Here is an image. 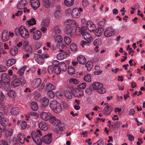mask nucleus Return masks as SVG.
Returning a JSON list of instances; mask_svg holds the SVG:
<instances>
[{
    "label": "nucleus",
    "instance_id": "obj_1",
    "mask_svg": "<svg viewBox=\"0 0 145 145\" xmlns=\"http://www.w3.org/2000/svg\"><path fill=\"white\" fill-rule=\"evenodd\" d=\"M52 134H50L49 135H46L43 137L41 139L40 137L42 136V134L40 130H38L37 132L35 131L32 132L31 136L32 138L35 143L38 145H41L42 141L45 144H49L52 141Z\"/></svg>",
    "mask_w": 145,
    "mask_h": 145
},
{
    "label": "nucleus",
    "instance_id": "obj_2",
    "mask_svg": "<svg viewBox=\"0 0 145 145\" xmlns=\"http://www.w3.org/2000/svg\"><path fill=\"white\" fill-rule=\"evenodd\" d=\"M91 86L93 89L97 90V92L100 94L104 93L106 91V89L103 87V84L99 82H95Z\"/></svg>",
    "mask_w": 145,
    "mask_h": 145
},
{
    "label": "nucleus",
    "instance_id": "obj_3",
    "mask_svg": "<svg viewBox=\"0 0 145 145\" xmlns=\"http://www.w3.org/2000/svg\"><path fill=\"white\" fill-rule=\"evenodd\" d=\"M50 106L52 110L56 113L60 112L62 108L60 104L56 101L51 103Z\"/></svg>",
    "mask_w": 145,
    "mask_h": 145
},
{
    "label": "nucleus",
    "instance_id": "obj_4",
    "mask_svg": "<svg viewBox=\"0 0 145 145\" xmlns=\"http://www.w3.org/2000/svg\"><path fill=\"white\" fill-rule=\"evenodd\" d=\"M24 83L23 76L17 77L12 81V85L13 87H15L20 86V84H24Z\"/></svg>",
    "mask_w": 145,
    "mask_h": 145
},
{
    "label": "nucleus",
    "instance_id": "obj_5",
    "mask_svg": "<svg viewBox=\"0 0 145 145\" xmlns=\"http://www.w3.org/2000/svg\"><path fill=\"white\" fill-rule=\"evenodd\" d=\"M9 75L6 73H3L1 75V81L3 83H6V84L8 86L7 88H6L7 90H10V84L9 83Z\"/></svg>",
    "mask_w": 145,
    "mask_h": 145
},
{
    "label": "nucleus",
    "instance_id": "obj_6",
    "mask_svg": "<svg viewBox=\"0 0 145 145\" xmlns=\"http://www.w3.org/2000/svg\"><path fill=\"white\" fill-rule=\"evenodd\" d=\"M71 92L75 97H81L84 95L82 90L77 88H75L72 89Z\"/></svg>",
    "mask_w": 145,
    "mask_h": 145
},
{
    "label": "nucleus",
    "instance_id": "obj_7",
    "mask_svg": "<svg viewBox=\"0 0 145 145\" xmlns=\"http://www.w3.org/2000/svg\"><path fill=\"white\" fill-rule=\"evenodd\" d=\"M83 9L81 8H74L72 12V16L74 18H79L81 16V12H83Z\"/></svg>",
    "mask_w": 145,
    "mask_h": 145
},
{
    "label": "nucleus",
    "instance_id": "obj_8",
    "mask_svg": "<svg viewBox=\"0 0 145 145\" xmlns=\"http://www.w3.org/2000/svg\"><path fill=\"white\" fill-rule=\"evenodd\" d=\"M20 34L23 38L26 39L29 37V34L27 29L25 28L23 26L20 27Z\"/></svg>",
    "mask_w": 145,
    "mask_h": 145
},
{
    "label": "nucleus",
    "instance_id": "obj_9",
    "mask_svg": "<svg viewBox=\"0 0 145 145\" xmlns=\"http://www.w3.org/2000/svg\"><path fill=\"white\" fill-rule=\"evenodd\" d=\"M115 31L112 27H108L105 31L104 35L106 37H109L115 34Z\"/></svg>",
    "mask_w": 145,
    "mask_h": 145
},
{
    "label": "nucleus",
    "instance_id": "obj_10",
    "mask_svg": "<svg viewBox=\"0 0 145 145\" xmlns=\"http://www.w3.org/2000/svg\"><path fill=\"white\" fill-rule=\"evenodd\" d=\"M41 118L45 121L51 120L52 117V114L49 112H42L40 114Z\"/></svg>",
    "mask_w": 145,
    "mask_h": 145
},
{
    "label": "nucleus",
    "instance_id": "obj_11",
    "mask_svg": "<svg viewBox=\"0 0 145 145\" xmlns=\"http://www.w3.org/2000/svg\"><path fill=\"white\" fill-rule=\"evenodd\" d=\"M8 120L7 118L5 117L0 120V124L3 126L2 127H0V130L5 131L6 130V127L8 124Z\"/></svg>",
    "mask_w": 145,
    "mask_h": 145
},
{
    "label": "nucleus",
    "instance_id": "obj_12",
    "mask_svg": "<svg viewBox=\"0 0 145 145\" xmlns=\"http://www.w3.org/2000/svg\"><path fill=\"white\" fill-rule=\"evenodd\" d=\"M30 2L32 7L34 10L37 9L40 5L39 0H31Z\"/></svg>",
    "mask_w": 145,
    "mask_h": 145
},
{
    "label": "nucleus",
    "instance_id": "obj_13",
    "mask_svg": "<svg viewBox=\"0 0 145 145\" xmlns=\"http://www.w3.org/2000/svg\"><path fill=\"white\" fill-rule=\"evenodd\" d=\"M86 26L91 32H94L96 29L95 25L91 21H88L86 23Z\"/></svg>",
    "mask_w": 145,
    "mask_h": 145
},
{
    "label": "nucleus",
    "instance_id": "obj_14",
    "mask_svg": "<svg viewBox=\"0 0 145 145\" xmlns=\"http://www.w3.org/2000/svg\"><path fill=\"white\" fill-rule=\"evenodd\" d=\"M41 82V79L40 78H36L33 80L31 85L34 88H37L40 84Z\"/></svg>",
    "mask_w": 145,
    "mask_h": 145
},
{
    "label": "nucleus",
    "instance_id": "obj_15",
    "mask_svg": "<svg viewBox=\"0 0 145 145\" xmlns=\"http://www.w3.org/2000/svg\"><path fill=\"white\" fill-rule=\"evenodd\" d=\"M42 110H44L49 103V100L46 97H44L42 100Z\"/></svg>",
    "mask_w": 145,
    "mask_h": 145
},
{
    "label": "nucleus",
    "instance_id": "obj_16",
    "mask_svg": "<svg viewBox=\"0 0 145 145\" xmlns=\"http://www.w3.org/2000/svg\"><path fill=\"white\" fill-rule=\"evenodd\" d=\"M34 58L36 61L39 64H42L44 60L43 58L42 57L41 55H39L38 54H35Z\"/></svg>",
    "mask_w": 145,
    "mask_h": 145
},
{
    "label": "nucleus",
    "instance_id": "obj_17",
    "mask_svg": "<svg viewBox=\"0 0 145 145\" xmlns=\"http://www.w3.org/2000/svg\"><path fill=\"white\" fill-rule=\"evenodd\" d=\"M113 110V108L112 107L107 105L104 108V114L106 115H108Z\"/></svg>",
    "mask_w": 145,
    "mask_h": 145
},
{
    "label": "nucleus",
    "instance_id": "obj_18",
    "mask_svg": "<svg viewBox=\"0 0 145 145\" xmlns=\"http://www.w3.org/2000/svg\"><path fill=\"white\" fill-rule=\"evenodd\" d=\"M77 60L79 63L82 65L85 64L86 62V58L83 55L78 56L77 57Z\"/></svg>",
    "mask_w": 145,
    "mask_h": 145
},
{
    "label": "nucleus",
    "instance_id": "obj_19",
    "mask_svg": "<svg viewBox=\"0 0 145 145\" xmlns=\"http://www.w3.org/2000/svg\"><path fill=\"white\" fill-rule=\"evenodd\" d=\"M84 37V39L89 42H91L92 41V38L90 34L88 32H85L82 35Z\"/></svg>",
    "mask_w": 145,
    "mask_h": 145
},
{
    "label": "nucleus",
    "instance_id": "obj_20",
    "mask_svg": "<svg viewBox=\"0 0 145 145\" xmlns=\"http://www.w3.org/2000/svg\"><path fill=\"white\" fill-rule=\"evenodd\" d=\"M27 3V1L26 0H22L18 3L17 8L19 9L22 10Z\"/></svg>",
    "mask_w": 145,
    "mask_h": 145
},
{
    "label": "nucleus",
    "instance_id": "obj_21",
    "mask_svg": "<svg viewBox=\"0 0 145 145\" xmlns=\"http://www.w3.org/2000/svg\"><path fill=\"white\" fill-rule=\"evenodd\" d=\"M74 30L73 27L70 25H67L65 31L67 34H71Z\"/></svg>",
    "mask_w": 145,
    "mask_h": 145
},
{
    "label": "nucleus",
    "instance_id": "obj_22",
    "mask_svg": "<svg viewBox=\"0 0 145 145\" xmlns=\"http://www.w3.org/2000/svg\"><path fill=\"white\" fill-rule=\"evenodd\" d=\"M56 44V46L59 50V51L61 52H63L64 50L62 49L65 48L66 47V45L65 44H63V42H57L55 43Z\"/></svg>",
    "mask_w": 145,
    "mask_h": 145
},
{
    "label": "nucleus",
    "instance_id": "obj_23",
    "mask_svg": "<svg viewBox=\"0 0 145 145\" xmlns=\"http://www.w3.org/2000/svg\"><path fill=\"white\" fill-rule=\"evenodd\" d=\"M50 122L54 126H58L60 123L59 120L54 116H52L50 120Z\"/></svg>",
    "mask_w": 145,
    "mask_h": 145
},
{
    "label": "nucleus",
    "instance_id": "obj_24",
    "mask_svg": "<svg viewBox=\"0 0 145 145\" xmlns=\"http://www.w3.org/2000/svg\"><path fill=\"white\" fill-rule=\"evenodd\" d=\"M41 31L39 30L33 32V37L34 39L36 40L39 39L41 36Z\"/></svg>",
    "mask_w": 145,
    "mask_h": 145
},
{
    "label": "nucleus",
    "instance_id": "obj_25",
    "mask_svg": "<svg viewBox=\"0 0 145 145\" xmlns=\"http://www.w3.org/2000/svg\"><path fill=\"white\" fill-rule=\"evenodd\" d=\"M9 38V35L6 30H4L2 34V39L4 42L8 40Z\"/></svg>",
    "mask_w": 145,
    "mask_h": 145
},
{
    "label": "nucleus",
    "instance_id": "obj_26",
    "mask_svg": "<svg viewBox=\"0 0 145 145\" xmlns=\"http://www.w3.org/2000/svg\"><path fill=\"white\" fill-rule=\"evenodd\" d=\"M39 127L42 130L46 131L48 129L47 126L45 122H41L39 123Z\"/></svg>",
    "mask_w": 145,
    "mask_h": 145
},
{
    "label": "nucleus",
    "instance_id": "obj_27",
    "mask_svg": "<svg viewBox=\"0 0 145 145\" xmlns=\"http://www.w3.org/2000/svg\"><path fill=\"white\" fill-rule=\"evenodd\" d=\"M20 110L18 107H14L11 110V113L13 115H15L18 114L20 112Z\"/></svg>",
    "mask_w": 145,
    "mask_h": 145
},
{
    "label": "nucleus",
    "instance_id": "obj_28",
    "mask_svg": "<svg viewBox=\"0 0 145 145\" xmlns=\"http://www.w3.org/2000/svg\"><path fill=\"white\" fill-rule=\"evenodd\" d=\"M104 29L103 28H101L99 27L97 29L95 30L94 32H95L94 33L97 36H100L101 35L102 33L104 31Z\"/></svg>",
    "mask_w": 145,
    "mask_h": 145
},
{
    "label": "nucleus",
    "instance_id": "obj_29",
    "mask_svg": "<svg viewBox=\"0 0 145 145\" xmlns=\"http://www.w3.org/2000/svg\"><path fill=\"white\" fill-rule=\"evenodd\" d=\"M46 88L48 91H52L55 89L56 87L51 83H48L46 85Z\"/></svg>",
    "mask_w": 145,
    "mask_h": 145
},
{
    "label": "nucleus",
    "instance_id": "obj_30",
    "mask_svg": "<svg viewBox=\"0 0 145 145\" xmlns=\"http://www.w3.org/2000/svg\"><path fill=\"white\" fill-rule=\"evenodd\" d=\"M18 139L22 144H24L25 142V138L23 134H18Z\"/></svg>",
    "mask_w": 145,
    "mask_h": 145
},
{
    "label": "nucleus",
    "instance_id": "obj_31",
    "mask_svg": "<svg viewBox=\"0 0 145 145\" xmlns=\"http://www.w3.org/2000/svg\"><path fill=\"white\" fill-rule=\"evenodd\" d=\"M16 60L13 58L8 59L7 61L6 64L7 66H11L16 62Z\"/></svg>",
    "mask_w": 145,
    "mask_h": 145
},
{
    "label": "nucleus",
    "instance_id": "obj_32",
    "mask_svg": "<svg viewBox=\"0 0 145 145\" xmlns=\"http://www.w3.org/2000/svg\"><path fill=\"white\" fill-rule=\"evenodd\" d=\"M26 68V66L25 65L21 69H20L18 72L17 74H18V77L22 76L24 71Z\"/></svg>",
    "mask_w": 145,
    "mask_h": 145
},
{
    "label": "nucleus",
    "instance_id": "obj_33",
    "mask_svg": "<svg viewBox=\"0 0 145 145\" xmlns=\"http://www.w3.org/2000/svg\"><path fill=\"white\" fill-rule=\"evenodd\" d=\"M36 20L34 18H32L29 20L26 21V24L29 25H32L36 24Z\"/></svg>",
    "mask_w": 145,
    "mask_h": 145
},
{
    "label": "nucleus",
    "instance_id": "obj_34",
    "mask_svg": "<svg viewBox=\"0 0 145 145\" xmlns=\"http://www.w3.org/2000/svg\"><path fill=\"white\" fill-rule=\"evenodd\" d=\"M31 107L32 110L34 111L37 110L39 108L37 103L35 101L31 103Z\"/></svg>",
    "mask_w": 145,
    "mask_h": 145
},
{
    "label": "nucleus",
    "instance_id": "obj_35",
    "mask_svg": "<svg viewBox=\"0 0 145 145\" xmlns=\"http://www.w3.org/2000/svg\"><path fill=\"white\" fill-rule=\"evenodd\" d=\"M10 52L12 56H14L18 53V50L16 47H14L11 49Z\"/></svg>",
    "mask_w": 145,
    "mask_h": 145
},
{
    "label": "nucleus",
    "instance_id": "obj_36",
    "mask_svg": "<svg viewBox=\"0 0 145 145\" xmlns=\"http://www.w3.org/2000/svg\"><path fill=\"white\" fill-rule=\"evenodd\" d=\"M65 4L67 6H72L74 3V0H64Z\"/></svg>",
    "mask_w": 145,
    "mask_h": 145
},
{
    "label": "nucleus",
    "instance_id": "obj_37",
    "mask_svg": "<svg viewBox=\"0 0 145 145\" xmlns=\"http://www.w3.org/2000/svg\"><path fill=\"white\" fill-rule=\"evenodd\" d=\"M88 71H90L93 67L92 63L90 61H88L85 65Z\"/></svg>",
    "mask_w": 145,
    "mask_h": 145
},
{
    "label": "nucleus",
    "instance_id": "obj_38",
    "mask_svg": "<svg viewBox=\"0 0 145 145\" xmlns=\"http://www.w3.org/2000/svg\"><path fill=\"white\" fill-rule=\"evenodd\" d=\"M65 96L68 99H70L72 98V95L70 92L68 90H66L64 92Z\"/></svg>",
    "mask_w": 145,
    "mask_h": 145
},
{
    "label": "nucleus",
    "instance_id": "obj_39",
    "mask_svg": "<svg viewBox=\"0 0 145 145\" xmlns=\"http://www.w3.org/2000/svg\"><path fill=\"white\" fill-rule=\"evenodd\" d=\"M18 123L20 124L21 128L23 129H25L27 127V123L25 121H18Z\"/></svg>",
    "mask_w": 145,
    "mask_h": 145
},
{
    "label": "nucleus",
    "instance_id": "obj_40",
    "mask_svg": "<svg viewBox=\"0 0 145 145\" xmlns=\"http://www.w3.org/2000/svg\"><path fill=\"white\" fill-rule=\"evenodd\" d=\"M120 121H115L112 123V128H114L118 129L120 127Z\"/></svg>",
    "mask_w": 145,
    "mask_h": 145
},
{
    "label": "nucleus",
    "instance_id": "obj_41",
    "mask_svg": "<svg viewBox=\"0 0 145 145\" xmlns=\"http://www.w3.org/2000/svg\"><path fill=\"white\" fill-rule=\"evenodd\" d=\"M82 4L84 8L88 7L89 5V2L88 0H82Z\"/></svg>",
    "mask_w": 145,
    "mask_h": 145
},
{
    "label": "nucleus",
    "instance_id": "obj_42",
    "mask_svg": "<svg viewBox=\"0 0 145 145\" xmlns=\"http://www.w3.org/2000/svg\"><path fill=\"white\" fill-rule=\"evenodd\" d=\"M55 69V67H54L53 65H49L48 68V72L50 74H52L54 73V71Z\"/></svg>",
    "mask_w": 145,
    "mask_h": 145
},
{
    "label": "nucleus",
    "instance_id": "obj_43",
    "mask_svg": "<svg viewBox=\"0 0 145 145\" xmlns=\"http://www.w3.org/2000/svg\"><path fill=\"white\" fill-rule=\"evenodd\" d=\"M50 20L48 19H44L42 22L41 25H42L48 27L49 26Z\"/></svg>",
    "mask_w": 145,
    "mask_h": 145
},
{
    "label": "nucleus",
    "instance_id": "obj_44",
    "mask_svg": "<svg viewBox=\"0 0 145 145\" xmlns=\"http://www.w3.org/2000/svg\"><path fill=\"white\" fill-rule=\"evenodd\" d=\"M70 48L72 51L73 52L77 51V46L75 44H72L70 45Z\"/></svg>",
    "mask_w": 145,
    "mask_h": 145
},
{
    "label": "nucleus",
    "instance_id": "obj_45",
    "mask_svg": "<svg viewBox=\"0 0 145 145\" xmlns=\"http://www.w3.org/2000/svg\"><path fill=\"white\" fill-rule=\"evenodd\" d=\"M54 16L57 19H59L61 16V14L59 10H56L54 14Z\"/></svg>",
    "mask_w": 145,
    "mask_h": 145
},
{
    "label": "nucleus",
    "instance_id": "obj_46",
    "mask_svg": "<svg viewBox=\"0 0 145 145\" xmlns=\"http://www.w3.org/2000/svg\"><path fill=\"white\" fill-rule=\"evenodd\" d=\"M74 68L71 66H69L68 69V72L70 74H72L75 72Z\"/></svg>",
    "mask_w": 145,
    "mask_h": 145
},
{
    "label": "nucleus",
    "instance_id": "obj_47",
    "mask_svg": "<svg viewBox=\"0 0 145 145\" xmlns=\"http://www.w3.org/2000/svg\"><path fill=\"white\" fill-rule=\"evenodd\" d=\"M7 104L0 103V109L4 111L6 110L7 109Z\"/></svg>",
    "mask_w": 145,
    "mask_h": 145
},
{
    "label": "nucleus",
    "instance_id": "obj_48",
    "mask_svg": "<svg viewBox=\"0 0 145 145\" xmlns=\"http://www.w3.org/2000/svg\"><path fill=\"white\" fill-rule=\"evenodd\" d=\"M65 126L64 123L60 122L58 125L60 130L61 131H63L65 129Z\"/></svg>",
    "mask_w": 145,
    "mask_h": 145
},
{
    "label": "nucleus",
    "instance_id": "obj_49",
    "mask_svg": "<svg viewBox=\"0 0 145 145\" xmlns=\"http://www.w3.org/2000/svg\"><path fill=\"white\" fill-rule=\"evenodd\" d=\"M106 24V21L104 20L103 21H101L98 23L99 27L103 28Z\"/></svg>",
    "mask_w": 145,
    "mask_h": 145
},
{
    "label": "nucleus",
    "instance_id": "obj_50",
    "mask_svg": "<svg viewBox=\"0 0 145 145\" xmlns=\"http://www.w3.org/2000/svg\"><path fill=\"white\" fill-rule=\"evenodd\" d=\"M84 80L86 82H90L91 81V76L90 74H88L86 75L84 77Z\"/></svg>",
    "mask_w": 145,
    "mask_h": 145
},
{
    "label": "nucleus",
    "instance_id": "obj_51",
    "mask_svg": "<svg viewBox=\"0 0 145 145\" xmlns=\"http://www.w3.org/2000/svg\"><path fill=\"white\" fill-rule=\"evenodd\" d=\"M70 52L69 50H64L63 52H61V54H63V55L64 57V59L67 58L70 54Z\"/></svg>",
    "mask_w": 145,
    "mask_h": 145
},
{
    "label": "nucleus",
    "instance_id": "obj_52",
    "mask_svg": "<svg viewBox=\"0 0 145 145\" xmlns=\"http://www.w3.org/2000/svg\"><path fill=\"white\" fill-rule=\"evenodd\" d=\"M92 88L91 86H90L89 88H87L85 90L86 93L88 95H91L93 92Z\"/></svg>",
    "mask_w": 145,
    "mask_h": 145
},
{
    "label": "nucleus",
    "instance_id": "obj_53",
    "mask_svg": "<svg viewBox=\"0 0 145 145\" xmlns=\"http://www.w3.org/2000/svg\"><path fill=\"white\" fill-rule=\"evenodd\" d=\"M64 40L67 45H69L70 44L71 41V40L70 38L67 36L64 37Z\"/></svg>",
    "mask_w": 145,
    "mask_h": 145
},
{
    "label": "nucleus",
    "instance_id": "obj_54",
    "mask_svg": "<svg viewBox=\"0 0 145 145\" xmlns=\"http://www.w3.org/2000/svg\"><path fill=\"white\" fill-rule=\"evenodd\" d=\"M7 95L9 97H14L16 95V93L13 90H11L10 91L7 93Z\"/></svg>",
    "mask_w": 145,
    "mask_h": 145
},
{
    "label": "nucleus",
    "instance_id": "obj_55",
    "mask_svg": "<svg viewBox=\"0 0 145 145\" xmlns=\"http://www.w3.org/2000/svg\"><path fill=\"white\" fill-rule=\"evenodd\" d=\"M55 43L63 42V38L60 35H58L56 37Z\"/></svg>",
    "mask_w": 145,
    "mask_h": 145
},
{
    "label": "nucleus",
    "instance_id": "obj_56",
    "mask_svg": "<svg viewBox=\"0 0 145 145\" xmlns=\"http://www.w3.org/2000/svg\"><path fill=\"white\" fill-rule=\"evenodd\" d=\"M43 5L44 7L47 8H49L51 5L47 1V0H44L43 3Z\"/></svg>",
    "mask_w": 145,
    "mask_h": 145
},
{
    "label": "nucleus",
    "instance_id": "obj_57",
    "mask_svg": "<svg viewBox=\"0 0 145 145\" xmlns=\"http://www.w3.org/2000/svg\"><path fill=\"white\" fill-rule=\"evenodd\" d=\"M47 95L51 98H53L55 96L54 92L52 91H48V93H47Z\"/></svg>",
    "mask_w": 145,
    "mask_h": 145
},
{
    "label": "nucleus",
    "instance_id": "obj_58",
    "mask_svg": "<svg viewBox=\"0 0 145 145\" xmlns=\"http://www.w3.org/2000/svg\"><path fill=\"white\" fill-rule=\"evenodd\" d=\"M61 72V70L58 66H55L54 73L58 75L60 74Z\"/></svg>",
    "mask_w": 145,
    "mask_h": 145
},
{
    "label": "nucleus",
    "instance_id": "obj_59",
    "mask_svg": "<svg viewBox=\"0 0 145 145\" xmlns=\"http://www.w3.org/2000/svg\"><path fill=\"white\" fill-rule=\"evenodd\" d=\"M93 43L94 45L98 46L101 44V42L100 39H97L94 41Z\"/></svg>",
    "mask_w": 145,
    "mask_h": 145
},
{
    "label": "nucleus",
    "instance_id": "obj_60",
    "mask_svg": "<svg viewBox=\"0 0 145 145\" xmlns=\"http://www.w3.org/2000/svg\"><path fill=\"white\" fill-rule=\"evenodd\" d=\"M66 22L68 23L67 25H75L76 24V22L73 20H68L66 21Z\"/></svg>",
    "mask_w": 145,
    "mask_h": 145
},
{
    "label": "nucleus",
    "instance_id": "obj_61",
    "mask_svg": "<svg viewBox=\"0 0 145 145\" xmlns=\"http://www.w3.org/2000/svg\"><path fill=\"white\" fill-rule=\"evenodd\" d=\"M57 59L59 60H62L64 59L63 54L61 52L59 53L57 56Z\"/></svg>",
    "mask_w": 145,
    "mask_h": 145
},
{
    "label": "nucleus",
    "instance_id": "obj_62",
    "mask_svg": "<svg viewBox=\"0 0 145 145\" xmlns=\"http://www.w3.org/2000/svg\"><path fill=\"white\" fill-rule=\"evenodd\" d=\"M5 98V96L2 92H0V102H3Z\"/></svg>",
    "mask_w": 145,
    "mask_h": 145
},
{
    "label": "nucleus",
    "instance_id": "obj_63",
    "mask_svg": "<svg viewBox=\"0 0 145 145\" xmlns=\"http://www.w3.org/2000/svg\"><path fill=\"white\" fill-rule=\"evenodd\" d=\"M70 81L71 83H73L74 84H77L79 83V81L78 80L73 78H71Z\"/></svg>",
    "mask_w": 145,
    "mask_h": 145
},
{
    "label": "nucleus",
    "instance_id": "obj_64",
    "mask_svg": "<svg viewBox=\"0 0 145 145\" xmlns=\"http://www.w3.org/2000/svg\"><path fill=\"white\" fill-rule=\"evenodd\" d=\"M93 145H103V141L102 140H100L97 142L94 143Z\"/></svg>",
    "mask_w": 145,
    "mask_h": 145
}]
</instances>
